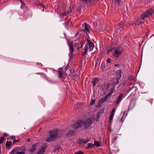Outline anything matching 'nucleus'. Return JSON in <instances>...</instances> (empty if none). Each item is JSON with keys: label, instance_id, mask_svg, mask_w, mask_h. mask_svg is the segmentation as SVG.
Returning a JSON list of instances; mask_svg holds the SVG:
<instances>
[{"label": "nucleus", "instance_id": "nucleus-27", "mask_svg": "<svg viewBox=\"0 0 154 154\" xmlns=\"http://www.w3.org/2000/svg\"><path fill=\"white\" fill-rule=\"evenodd\" d=\"M110 97L111 95L108 94H107L104 98H103V99L104 101H105L109 99L110 98Z\"/></svg>", "mask_w": 154, "mask_h": 154}, {"label": "nucleus", "instance_id": "nucleus-51", "mask_svg": "<svg viewBox=\"0 0 154 154\" xmlns=\"http://www.w3.org/2000/svg\"><path fill=\"white\" fill-rule=\"evenodd\" d=\"M44 78L46 79H48V77L45 75L44 76Z\"/></svg>", "mask_w": 154, "mask_h": 154}, {"label": "nucleus", "instance_id": "nucleus-33", "mask_svg": "<svg viewBox=\"0 0 154 154\" xmlns=\"http://www.w3.org/2000/svg\"><path fill=\"white\" fill-rule=\"evenodd\" d=\"M21 3V5L20 6V8L21 9H23V7L24 6L25 4L23 2L22 0H19Z\"/></svg>", "mask_w": 154, "mask_h": 154}, {"label": "nucleus", "instance_id": "nucleus-38", "mask_svg": "<svg viewBox=\"0 0 154 154\" xmlns=\"http://www.w3.org/2000/svg\"><path fill=\"white\" fill-rule=\"evenodd\" d=\"M74 154H83V152L82 151H79V152H75Z\"/></svg>", "mask_w": 154, "mask_h": 154}, {"label": "nucleus", "instance_id": "nucleus-12", "mask_svg": "<svg viewBox=\"0 0 154 154\" xmlns=\"http://www.w3.org/2000/svg\"><path fill=\"white\" fill-rule=\"evenodd\" d=\"M58 73V77L60 79L62 77L63 75L64 74L63 72V69L62 68L58 69V70L57 71Z\"/></svg>", "mask_w": 154, "mask_h": 154}, {"label": "nucleus", "instance_id": "nucleus-54", "mask_svg": "<svg viewBox=\"0 0 154 154\" xmlns=\"http://www.w3.org/2000/svg\"><path fill=\"white\" fill-rule=\"evenodd\" d=\"M153 35H154V34H153L151 36V37H152V36H153Z\"/></svg>", "mask_w": 154, "mask_h": 154}, {"label": "nucleus", "instance_id": "nucleus-19", "mask_svg": "<svg viewBox=\"0 0 154 154\" xmlns=\"http://www.w3.org/2000/svg\"><path fill=\"white\" fill-rule=\"evenodd\" d=\"M75 134V131L74 130H71L67 133L66 134V135L68 137H71Z\"/></svg>", "mask_w": 154, "mask_h": 154}, {"label": "nucleus", "instance_id": "nucleus-30", "mask_svg": "<svg viewBox=\"0 0 154 154\" xmlns=\"http://www.w3.org/2000/svg\"><path fill=\"white\" fill-rule=\"evenodd\" d=\"M94 146V145L93 144L89 143L88 144V145L87 146V149H90L91 148H93Z\"/></svg>", "mask_w": 154, "mask_h": 154}, {"label": "nucleus", "instance_id": "nucleus-58", "mask_svg": "<svg viewBox=\"0 0 154 154\" xmlns=\"http://www.w3.org/2000/svg\"><path fill=\"white\" fill-rule=\"evenodd\" d=\"M118 82H117V83H116V84H118Z\"/></svg>", "mask_w": 154, "mask_h": 154}, {"label": "nucleus", "instance_id": "nucleus-35", "mask_svg": "<svg viewBox=\"0 0 154 154\" xmlns=\"http://www.w3.org/2000/svg\"><path fill=\"white\" fill-rule=\"evenodd\" d=\"M84 43L82 41H81L80 43H79V46H78V48H82V45Z\"/></svg>", "mask_w": 154, "mask_h": 154}, {"label": "nucleus", "instance_id": "nucleus-5", "mask_svg": "<svg viewBox=\"0 0 154 154\" xmlns=\"http://www.w3.org/2000/svg\"><path fill=\"white\" fill-rule=\"evenodd\" d=\"M67 41L69 50L70 51V53L71 56V57H72L73 53L74 51L73 42L72 41L69 39H68Z\"/></svg>", "mask_w": 154, "mask_h": 154}, {"label": "nucleus", "instance_id": "nucleus-53", "mask_svg": "<svg viewBox=\"0 0 154 154\" xmlns=\"http://www.w3.org/2000/svg\"><path fill=\"white\" fill-rule=\"evenodd\" d=\"M123 117V116H122V119H121V122H122V121Z\"/></svg>", "mask_w": 154, "mask_h": 154}, {"label": "nucleus", "instance_id": "nucleus-34", "mask_svg": "<svg viewBox=\"0 0 154 154\" xmlns=\"http://www.w3.org/2000/svg\"><path fill=\"white\" fill-rule=\"evenodd\" d=\"M143 22H140L139 20H138L136 21V23L138 25H141L142 23H143Z\"/></svg>", "mask_w": 154, "mask_h": 154}, {"label": "nucleus", "instance_id": "nucleus-39", "mask_svg": "<svg viewBox=\"0 0 154 154\" xmlns=\"http://www.w3.org/2000/svg\"><path fill=\"white\" fill-rule=\"evenodd\" d=\"M106 61L108 63H110L111 62V59L109 58H108L106 59Z\"/></svg>", "mask_w": 154, "mask_h": 154}, {"label": "nucleus", "instance_id": "nucleus-17", "mask_svg": "<svg viewBox=\"0 0 154 154\" xmlns=\"http://www.w3.org/2000/svg\"><path fill=\"white\" fill-rule=\"evenodd\" d=\"M88 49V46L87 44H86L85 45L84 51L81 54L82 55L84 56L86 54Z\"/></svg>", "mask_w": 154, "mask_h": 154}, {"label": "nucleus", "instance_id": "nucleus-20", "mask_svg": "<svg viewBox=\"0 0 154 154\" xmlns=\"http://www.w3.org/2000/svg\"><path fill=\"white\" fill-rule=\"evenodd\" d=\"M98 79L97 78H95L93 79L91 83L93 86H94L96 83L98 82Z\"/></svg>", "mask_w": 154, "mask_h": 154}, {"label": "nucleus", "instance_id": "nucleus-18", "mask_svg": "<svg viewBox=\"0 0 154 154\" xmlns=\"http://www.w3.org/2000/svg\"><path fill=\"white\" fill-rule=\"evenodd\" d=\"M45 147H42L38 151L37 154H44L45 152Z\"/></svg>", "mask_w": 154, "mask_h": 154}, {"label": "nucleus", "instance_id": "nucleus-21", "mask_svg": "<svg viewBox=\"0 0 154 154\" xmlns=\"http://www.w3.org/2000/svg\"><path fill=\"white\" fill-rule=\"evenodd\" d=\"M104 102V100L103 99V98H101L100 100H99L98 103V107H100L101 104Z\"/></svg>", "mask_w": 154, "mask_h": 154}, {"label": "nucleus", "instance_id": "nucleus-57", "mask_svg": "<svg viewBox=\"0 0 154 154\" xmlns=\"http://www.w3.org/2000/svg\"><path fill=\"white\" fill-rule=\"evenodd\" d=\"M1 150H0V153H1Z\"/></svg>", "mask_w": 154, "mask_h": 154}, {"label": "nucleus", "instance_id": "nucleus-42", "mask_svg": "<svg viewBox=\"0 0 154 154\" xmlns=\"http://www.w3.org/2000/svg\"><path fill=\"white\" fill-rule=\"evenodd\" d=\"M36 64L37 65L39 66H40L41 67H42L43 66V65L41 63H36Z\"/></svg>", "mask_w": 154, "mask_h": 154}, {"label": "nucleus", "instance_id": "nucleus-3", "mask_svg": "<svg viewBox=\"0 0 154 154\" xmlns=\"http://www.w3.org/2000/svg\"><path fill=\"white\" fill-rule=\"evenodd\" d=\"M82 27V31L85 33L88 36H89V35L90 33L89 29L90 26L87 23H85L84 25H83Z\"/></svg>", "mask_w": 154, "mask_h": 154}, {"label": "nucleus", "instance_id": "nucleus-55", "mask_svg": "<svg viewBox=\"0 0 154 154\" xmlns=\"http://www.w3.org/2000/svg\"><path fill=\"white\" fill-rule=\"evenodd\" d=\"M153 35H154V34H153L151 36V37H152V36H153Z\"/></svg>", "mask_w": 154, "mask_h": 154}, {"label": "nucleus", "instance_id": "nucleus-6", "mask_svg": "<svg viewBox=\"0 0 154 154\" xmlns=\"http://www.w3.org/2000/svg\"><path fill=\"white\" fill-rule=\"evenodd\" d=\"M92 118H89L83 123L85 128H87L92 124Z\"/></svg>", "mask_w": 154, "mask_h": 154}, {"label": "nucleus", "instance_id": "nucleus-24", "mask_svg": "<svg viewBox=\"0 0 154 154\" xmlns=\"http://www.w3.org/2000/svg\"><path fill=\"white\" fill-rule=\"evenodd\" d=\"M94 0H81L83 3H92L94 1Z\"/></svg>", "mask_w": 154, "mask_h": 154}, {"label": "nucleus", "instance_id": "nucleus-11", "mask_svg": "<svg viewBox=\"0 0 154 154\" xmlns=\"http://www.w3.org/2000/svg\"><path fill=\"white\" fill-rule=\"evenodd\" d=\"M136 102L134 100H132L131 101L128 108V110L133 109L135 106Z\"/></svg>", "mask_w": 154, "mask_h": 154}, {"label": "nucleus", "instance_id": "nucleus-37", "mask_svg": "<svg viewBox=\"0 0 154 154\" xmlns=\"http://www.w3.org/2000/svg\"><path fill=\"white\" fill-rule=\"evenodd\" d=\"M115 112V109L114 108H113L111 111V115H113L114 116Z\"/></svg>", "mask_w": 154, "mask_h": 154}, {"label": "nucleus", "instance_id": "nucleus-4", "mask_svg": "<svg viewBox=\"0 0 154 154\" xmlns=\"http://www.w3.org/2000/svg\"><path fill=\"white\" fill-rule=\"evenodd\" d=\"M20 147H14L12 150L10 152L11 154H24L25 151L23 150L22 151H20Z\"/></svg>", "mask_w": 154, "mask_h": 154}, {"label": "nucleus", "instance_id": "nucleus-1", "mask_svg": "<svg viewBox=\"0 0 154 154\" xmlns=\"http://www.w3.org/2000/svg\"><path fill=\"white\" fill-rule=\"evenodd\" d=\"M58 131L57 130L50 131L49 132V137L46 139L48 142H51L54 140L57 137Z\"/></svg>", "mask_w": 154, "mask_h": 154}, {"label": "nucleus", "instance_id": "nucleus-23", "mask_svg": "<svg viewBox=\"0 0 154 154\" xmlns=\"http://www.w3.org/2000/svg\"><path fill=\"white\" fill-rule=\"evenodd\" d=\"M12 142L11 141H7L6 142L5 146L7 148H10L11 146Z\"/></svg>", "mask_w": 154, "mask_h": 154}, {"label": "nucleus", "instance_id": "nucleus-16", "mask_svg": "<svg viewBox=\"0 0 154 154\" xmlns=\"http://www.w3.org/2000/svg\"><path fill=\"white\" fill-rule=\"evenodd\" d=\"M37 143H35L32 145V147L30 149L29 151L31 153H32L35 150Z\"/></svg>", "mask_w": 154, "mask_h": 154}, {"label": "nucleus", "instance_id": "nucleus-36", "mask_svg": "<svg viewBox=\"0 0 154 154\" xmlns=\"http://www.w3.org/2000/svg\"><path fill=\"white\" fill-rule=\"evenodd\" d=\"M5 139V137H1V139H0V144L2 143L4 140Z\"/></svg>", "mask_w": 154, "mask_h": 154}, {"label": "nucleus", "instance_id": "nucleus-32", "mask_svg": "<svg viewBox=\"0 0 154 154\" xmlns=\"http://www.w3.org/2000/svg\"><path fill=\"white\" fill-rule=\"evenodd\" d=\"M69 14V12H67L66 11H65L63 13H62L61 14V15L63 16V17H64L66 16Z\"/></svg>", "mask_w": 154, "mask_h": 154}, {"label": "nucleus", "instance_id": "nucleus-9", "mask_svg": "<svg viewBox=\"0 0 154 154\" xmlns=\"http://www.w3.org/2000/svg\"><path fill=\"white\" fill-rule=\"evenodd\" d=\"M123 94H120L117 97L115 103V105L116 106H118L120 102L122 100L123 97Z\"/></svg>", "mask_w": 154, "mask_h": 154}, {"label": "nucleus", "instance_id": "nucleus-49", "mask_svg": "<svg viewBox=\"0 0 154 154\" xmlns=\"http://www.w3.org/2000/svg\"><path fill=\"white\" fill-rule=\"evenodd\" d=\"M114 66L115 67H116V66H119V65L118 64H114Z\"/></svg>", "mask_w": 154, "mask_h": 154}, {"label": "nucleus", "instance_id": "nucleus-8", "mask_svg": "<svg viewBox=\"0 0 154 154\" xmlns=\"http://www.w3.org/2000/svg\"><path fill=\"white\" fill-rule=\"evenodd\" d=\"M84 122V121L83 120H79L78 122L74 123L72 125V127L74 129H77L80 127L83 123Z\"/></svg>", "mask_w": 154, "mask_h": 154}, {"label": "nucleus", "instance_id": "nucleus-7", "mask_svg": "<svg viewBox=\"0 0 154 154\" xmlns=\"http://www.w3.org/2000/svg\"><path fill=\"white\" fill-rule=\"evenodd\" d=\"M122 53V51L118 47H116L114 51V53L113 54V56L116 58H118L120 55Z\"/></svg>", "mask_w": 154, "mask_h": 154}, {"label": "nucleus", "instance_id": "nucleus-44", "mask_svg": "<svg viewBox=\"0 0 154 154\" xmlns=\"http://www.w3.org/2000/svg\"><path fill=\"white\" fill-rule=\"evenodd\" d=\"M95 102V100H92L91 102V105H92L94 104Z\"/></svg>", "mask_w": 154, "mask_h": 154}, {"label": "nucleus", "instance_id": "nucleus-43", "mask_svg": "<svg viewBox=\"0 0 154 154\" xmlns=\"http://www.w3.org/2000/svg\"><path fill=\"white\" fill-rule=\"evenodd\" d=\"M69 68V65H67L65 68V70H67Z\"/></svg>", "mask_w": 154, "mask_h": 154}, {"label": "nucleus", "instance_id": "nucleus-52", "mask_svg": "<svg viewBox=\"0 0 154 154\" xmlns=\"http://www.w3.org/2000/svg\"><path fill=\"white\" fill-rule=\"evenodd\" d=\"M113 116H114L113 115H110V117H111V118H113Z\"/></svg>", "mask_w": 154, "mask_h": 154}, {"label": "nucleus", "instance_id": "nucleus-48", "mask_svg": "<svg viewBox=\"0 0 154 154\" xmlns=\"http://www.w3.org/2000/svg\"><path fill=\"white\" fill-rule=\"evenodd\" d=\"M71 10L69 8V9L67 10L66 11L67 12H69V14L71 12Z\"/></svg>", "mask_w": 154, "mask_h": 154}, {"label": "nucleus", "instance_id": "nucleus-25", "mask_svg": "<svg viewBox=\"0 0 154 154\" xmlns=\"http://www.w3.org/2000/svg\"><path fill=\"white\" fill-rule=\"evenodd\" d=\"M115 91V87L114 86L113 88H111L109 91V94H110L111 96L112 94Z\"/></svg>", "mask_w": 154, "mask_h": 154}, {"label": "nucleus", "instance_id": "nucleus-56", "mask_svg": "<svg viewBox=\"0 0 154 154\" xmlns=\"http://www.w3.org/2000/svg\"><path fill=\"white\" fill-rule=\"evenodd\" d=\"M121 76V74H120V77Z\"/></svg>", "mask_w": 154, "mask_h": 154}, {"label": "nucleus", "instance_id": "nucleus-28", "mask_svg": "<svg viewBox=\"0 0 154 154\" xmlns=\"http://www.w3.org/2000/svg\"><path fill=\"white\" fill-rule=\"evenodd\" d=\"M94 146H96L97 147H99L100 146V143L98 141H94Z\"/></svg>", "mask_w": 154, "mask_h": 154}, {"label": "nucleus", "instance_id": "nucleus-14", "mask_svg": "<svg viewBox=\"0 0 154 154\" xmlns=\"http://www.w3.org/2000/svg\"><path fill=\"white\" fill-rule=\"evenodd\" d=\"M88 42L89 44V49L90 51H92L94 47V44L91 42L90 40H88Z\"/></svg>", "mask_w": 154, "mask_h": 154}, {"label": "nucleus", "instance_id": "nucleus-31", "mask_svg": "<svg viewBox=\"0 0 154 154\" xmlns=\"http://www.w3.org/2000/svg\"><path fill=\"white\" fill-rule=\"evenodd\" d=\"M121 0H115V2L116 5H120Z\"/></svg>", "mask_w": 154, "mask_h": 154}, {"label": "nucleus", "instance_id": "nucleus-15", "mask_svg": "<svg viewBox=\"0 0 154 154\" xmlns=\"http://www.w3.org/2000/svg\"><path fill=\"white\" fill-rule=\"evenodd\" d=\"M129 91H131L132 93L133 94H135L136 93V91L137 90V87L133 86L131 88H130L129 89Z\"/></svg>", "mask_w": 154, "mask_h": 154}, {"label": "nucleus", "instance_id": "nucleus-10", "mask_svg": "<svg viewBox=\"0 0 154 154\" xmlns=\"http://www.w3.org/2000/svg\"><path fill=\"white\" fill-rule=\"evenodd\" d=\"M124 24L123 23H119L118 25H116L115 26V28L116 31H118L119 29L120 31H121L123 29Z\"/></svg>", "mask_w": 154, "mask_h": 154}, {"label": "nucleus", "instance_id": "nucleus-46", "mask_svg": "<svg viewBox=\"0 0 154 154\" xmlns=\"http://www.w3.org/2000/svg\"><path fill=\"white\" fill-rule=\"evenodd\" d=\"M8 136V134L6 133H4L3 134V137H7Z\"/></svg>", "mask_w": 154, "mask_h": 154}, {"label": "nucleus", "instance_id": "nucleus-41", "mask_svg": "<svg viewBox=\"0 0 154 154\" xmlns=\"http://www.w3.org/2000/svg\"><path fill=\"white\" fill-rule=\"evenodd\" d=\"M112 51V49H108L107 51V54L109 53L111 51Z\"/></svg>", "mask_w": 154, "mask_h": 154}, {"label": "nucleus", "instance_id": "nucleus-47", "mask_svg": "<svg viewBox=\"0 0 154 154\" xmlns=\"http://www.w3.org/2000/svg\"><path fill=\"white\" fill-rule=\"evenodd\" d=\"M113 118L110 117H109V122L110 123L111 122Z\"/></svg>", "mask_w": 154, "mask_h": 154}, {"label": "nucleus", "instance_id": "nucleus-29", "mask_svg": "<svg viewBox=\"0 0 154 154\" xmlns=\"http://www.w3.org/2000/svg\"><path fill=\"white\" fill-rule=\"evenodd\" d=\"M70 21V20H69L66 22L65 23L64 25L65 26V28L68 29V25H69V23Z\"/></svg>", "mask_w": 154, "mask_h": 154}, {"label": "nucleus", "instance_id": "nucleus-45", "mask_svg": "<svg viewBox=\"0 0 154 154\" xmlns=\"http://www.w3.org/2000/svg\"><path fill=\"white\" fill-rule=\"evenodd\" d=\"M10 138H11L12 140H14L15 138V136H12L10 137Z\"/></svg>", "mask_w": 154, "mask_h": 154}, {"label": "nucleus", "instance_id": "nucleus-22", "mask_svg": "<svg viewBox=\"0 0 154 154\" xmlns=\"http://www.w3.org/2000/svg\"><path fill=\"white\" fill-rule=\"evenodd\" d=\"M60 149V146H56L54 147V148L53 151V152H59Z\"/></svg>", "mask_w": 154, "mask_h": 154}, {"label": "nucleus", "instance_id": "nucleus-59", "mask_svg": "<svg viewBox=\"0 0 154 154\" xmlns=\"http://www.w3.org/2000/svg\"><path fill=\"white\" fill-rule=\"evenodd\" d=\"M10 154H11L10 153Z\"/></svg>", "mask_w": 154, "mask_h": 154}, {"label": "nucleus", "instance_id": "nucleus-26", "mask_svg": "<svg viewBox=\"0 0 154 154\" xmlns=\"http://www.w3.org/2000/svg\"><path fill=\"white\" fill-rule=\"evenodd\" d=\"M105 68V62L103 61L101 64L100 68L102 70H103Z\"/></svg>", "mask_w": 154, "mask_h": 154}, {"label": "nucleus", "instance_id": "nucleus-50", "mask_svg": "<svg viewBox=\"0 0 154 154\" xmlns=\"http://www.w3.org/2000/svg\"><path fill=\"white\" fill-rule=\"evenodd\" d=\"M27 142H29L30 141V138L28 139L27 140Z\"/></svg>", "mask_w": 154, "mask_h": 154}, {"label": "nucleus", "instance_id": "nucleus-2", "mask_svg": "<svg viewBox=\"0 0 154 154\" xmlns=\"http://www.w3.org/2000/svg\"><path fill=\"white\" fill-rule=\"evenodd\" d=\"M154 13V10L152 9H149L141 15L140 17L142 20L153 14Z\"/></svg>", "mask_w": 154, "mask_h": 154}, {"label": "nucleus", "instance_id": "nucleus-40", "mask_svg": "<svg viewBox=\"0 0 154 154\" xmlns=\"http://www.w3.org/2000/svg\"><path fill=\"white\" fill-rule=\"evenodd\" d=\"M19 141L18 140H14L13 141V144H15L16 143L18 142Z\"/></svg>", "mask_w": 154, "mask_h": 154}, {"label": "nucleus", "instance_id": "nucleus-13", "mask_svg": "<svg viewBox=\"0 0 154 154\" xmlns=\"http://www.w3.org/2000/svg\"><path fill=\"white\" fill-rule=\"evenodd\" d=\"M89 141L88 140L86 139L85 140L84 139H79L78 141L80 145L85 144L87 143Z\"/></svg>", "mask_w": 154, "mask_h": 154}]
</instances>
